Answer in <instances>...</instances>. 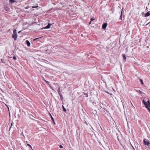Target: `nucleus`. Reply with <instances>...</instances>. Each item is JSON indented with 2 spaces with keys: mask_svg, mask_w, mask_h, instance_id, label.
<instances>
[{
  "mask_svg": "<svg viewBox=\"0 0 150 150\" xmlns=\"http://www.w3.org/2000/svg\"><path fill=\"white\" fill-rule=\"evenodd\" d=\"M144 144L145 145H147L149 147L150 146V143L148 140H146V139H144L143 140Z\"/></svg>",
  "mask_w": 150,
  "mask_h": 150,
  "instance_id": "f257e3e1",
  "label": "nucleus"
},
{
  "mask_svg": "<svg viewBox=\"0 0 150 150\" xmlns=\"http://www.w3.org/2000/svg\"><path fill=\"white\" fill-rule=\"evenodd\" d=\"M12 38L14 39L15 41H16L17 38V34H13L12 36Z\"/></svg>",
  "mask_w": 150,
  "mask_h": 150,
  "instance_id": "f03ea898",
  "label": "nucleus"
},
{
  "mask_svg": "<svg viewBox=\"0 0 150 150\" xmlns=\"http://www.w3.org/2000/svg\"><path fill=\"white\" fill-rule=\"evenodd\" d=\"M51 25V24L50 23H48V24L47 25V26H46L44 28H42V29H48V28H49L50 27V25Z\"/></svg>",
  "mask_w": 150,
  "mask_h": 150,
  "instance_id": "7ed1b4c3",
  "label": "nucleus"
},
{
  "mask_svg": "<svg viewBox=\"0 0 150 150\" xmlns=\"http://www.w3.org/2000/svg\"><path fill=\"white\" fill-rule=\"evenodd\" d=\"M107 23H103L102 26V28L103 29H105L107 27Z\"/></svg>",
  "mask_w": 150,
  "mask_h": 150,
  "instance_id": "20e7f679",
  "label": "nucleus"
},
{
  "mask_svg": "<svg viewBox=\"0 0 150 150\" xmlns=\"http://www.w3.org/2000/svg\"><path fill=\"white\" fill-rule=\"evenodd\" d=\"M4 9H5V10L7 11H9L10 8H9V7L6 6L4 7Z\"/></svg>",
  "mask_w": 150,
  "mask_h": 150,
  "instance_id": "39448f33",
  "label": "nucleus"
},
{
  "mask_svg": "<svg viewBox=\"0 0 150 150\" xmlns=\"http://www.w3.org/2000/svg\"><path fill=\"white\" fill-rule=\"evenodd\" d=\"M150 15V13L149 11L147 12L145 15V17L149 16Z\"/></svg>",
  "mask_w": 150,
  "mask_h": 150,
  "instance_id": "423d86ee",
  "label": "nucleus"
},
{
  "mask_svg": "<svg viewBox=\"0 0 150 150\" xmlns=\"http://www.w3.org/2000/svg\"><path fill=\"white\" fill-rule=\"evenodd\" d=\"M26 44L28 46L30 47V43L28 40L26 41Z\"/></svg>",
  "mask_w": 150,
  "mask_h": 150,
  "instance_id": "0eeeda50",
  "label": "nucleus"
},
{
  "mask_svg": "<svg viewBox=\"0 0 150 150\" xmlns=\"http://www.w3.org/2000/svg\"><path fill=\"white\" fill-rule=\"evenodd\" d=\"M122 12H121V15L120 16V19L121 20H122Z\"/></svg>",
  "mask_w": 150,
  "mask_h": 150,
  "instance_id": "6e6552de",
  "label": "nucleus"
},
{
  "mask_svg": "<svg viewBox=\"0 0 150 150\" xmlns=\"http://www.w3.org/2000/svg\"><path fill=\"white\" fill-rule=\"evenodd\" d=\"M57 91L58 93V94H59V95H61V93H60V89L59 88H58V90H57Z\"/></svg>",
  "mask_w": 150,
  "mask_h": 150,
  "instance_id": "1a4fd4ad",
  "label": "nucleus"
},
{
  "mask_svg": "<svg viewBox=\"0 0 150 150\" xmlns=\"http://www.w3.org/2000/svg\"><path fill=\"white\" fill-rule=\"evenodd\" d=\"M13 34H17L16 30V29H14L13 30Z\"/></svg>",
  "mask_w": 150,
  "mask_h": 150,
  "instance_id": "9d476101",
  "label": "nucleus"
},
{
  "mask_svg": "<svg viewBox=\"0 0 150 150\" xmlns=\"http://www.w3.org/2000/svg\"><path fill=\"white\" fill-rule=\"evenodd\" d=\"M147 103L148 104V105L147 104V105L149 106V107H150V103L149 100H148L147 101Z\"/></svg>",
  "mask_w": 150,
  "mask_h": 150,
  "instance_id": "9b49d317",
  "label": "nucleus"
},
{
  "mask_svg": "<svg viewBox=\"0 0 150 150\" xmlns=\"http://www.w3.org/2000/svg\"><path fill=\"white\" fill-rule=\"evenodd\" d=\"M62 107L63 109V110L64 112H66V109L65 108L64 106L63 105H62Z\"/></svg>",
  "mask_w": 150,
  "mask_h": 150,
  "instance_id": "f8f14e48",
  "label": "nucleus"
},
{
  "mask_svg": "<svg viewBox=\"0 0 150 150\" xmlns=\"http://www.w3.org/2000/svg\"><path fill=\"white\" fill-rule=\"evenodd\" d=\"M50 116H51V119L52 120V121H53V122L55 124V123L54 122V119H53V117H52V116H51V114H50Z\"/></svg>",
  "mask_w": 150,
  "mask_h": 150,
  "instance_id": "ddd939ff",
  "label": "nucleus"
},
{
  "mask_svg": "<svg viewBox=\"0 0 150 150\" xmlns=\"http://www.w3.org/2000/svg\"><path fill=\"white\" fill-rule=\"evenodd\" d=\"M140 81L141 82L142 84L143 85L144 84V83H143L142 80L141 79H140Z\"/></svg>",
  "mask_w": 150,
  "mask_h": 150,
  "instance_id": "4468645a",
  "label": "nucleus"
},
{
  "mask_svg": "<svg viewBox=\"0 0 150 150\" xmlns=\"http://www.w3.org/2000/svg\"><path fill=\"white\" fill-rule=\"evenodd\" d=\"M137 92L139 93L140 94H141L142 93V92L139 90H136Z\"/></svg>",
  "mask_w": 150,
  "mask_h": 150,
  "instance_id": "2eb2a0df",
  "label": "nucleus"
},
{
  "mask_svg": "<svg viewBox=\"0 0 150 150\" xmlns=\"http://www.w3.org/2000/svg\"><path fill=\"white\" fill-rule=\"evenodd\" d=\"M30 8V6H27L26 7H25L24 8L25 9H27Z\"/></svg>",
  "mask_w": 150,
  "mask_h": 150,
  "instance_id": "dca6fc26",
  "label": "nucleus"
},
{
  "mask_svg": "<svg viewBox=\"0 0 150 150\" xmlns=\"http://www.w3.org/2000/svg\"><path fill=\"white\" fill-rule=\"evenodd\" d=\"M83 93L84 94V95L86 96V97H88V95L87 93H85L84 92H83Z\"/></svg>",
  "mask_w": 150,
  "mask_h": 150,
  "instance_id": "f3484780",
  "label": "nucleus"
},
{
  "mask_svg": "<svg viewBox=\"0 0 150 150\" xmlns=\"http://www.w3.org/2000/svg\"><path fill=\"white\" fill-rule=\"evenodd\" d=\"M123 58L125 59H126V57L125 55H123Z\"/></svg>",
  "mask_w": 150,
  "mask_h": 150,
  "instance_id": "a211bd4d",
  "label": "nucleus"
},
{
  "mask_svg": "<svg viewBox=\"0 0 150 150\" xmlns=\"http://www.w3.org/2000/svg\"><path fill=\"white\" fill-rule=\"evenodd\" d=\"M38 6H33L32 7V8H38Z\"/></svg>",
  "mask_w": 150,
  "mask_h": 150,
  "instance_id": "6ab92c4d",
  "label": "nucleus"
},
{
  "mask_svg": "<svg viewBox=\"0 0 150 150\" xmlns=\"http://www.w3.org/2000/svg\"><path fill=\"white\" fill-rule=\"evenodd\" d=\"M44 80L45 82L48 84H49V82L48 81H46V80H45V79H44Z\"/></svg>",
  "mask_w": 150,
  "mask_h": 150,
  "instance_id": "aec40b11",
  "label": "nucleus"
},
{
  "mask_svg": "<svg viewBox=\"0 0 150 150\" xmlns=\"http://www.w3.org/2000/svg\"><path fill=\"white\" fill-rule=\"evenodd\" d=\"M9 1L10 2H11L12 3L15 2L14 0H9Z\"/></svg>",
  "mask_w": 150,
  "mask_h": 150,
  "instance_id": "412c9836",
  "label": "nucleus"
},
{
  "mask_svg": "<svg viewBox=\"0 0 150 150\" xmlns=\"http://www.w3.org/2000/svg\"><path fill=\"white\" fill-rule=\"evenodd\" d=\"M39 38H35V39H33V41H35V40H36L38 39H39Z\"/></svg>",
  "mask_w": 150,
  "mask_h": 150,
  "instance_id": "4be33fe9",
  "label": "nucleus"
},
{
  "mask_svg": "<svg viewBox=\"0 0 150 150\" xmlns=\"http://www.w3.org/2000/svg\"><path fill=\"white\" fill-rule=\"evenodd\" d=\"M60 98H61L62 99V95L61 94V95H59Z\"/></svg>",
  "mask_w": 150,
  "mask_h": 150,
  "instance_id": "5701e85b",
  "label": "nucleus"
},
{
  "mask_svg": "<svg viewBox=\"0 0 150 150\" xmlns=\"http://www.w3.org/2000/svg\"><path fill=\"white\" fill-rule=\"evenodd\" d=\"M94 19L93 18H92L91 20V22L93 20H94Z\"/></svg>",
  "mask_w": 150,
  "mask_h": 150,
  "instance_id": "b1692460",
  "label": "nucleus"
},
{
  "mask_svg": "<svg viewBox=\"0 0 150 150\" xmlns=\"http://www.w3.org/2000/svg\"><path fill=\"white\" fill-rule=\"evenodd\" d=\"M59 147L61 148H63V146L62 145H60Z\"/></svg>",
  "mask_w": 150,
  "mask_h": 150,
  "instance_id": "393cba45",
  "label": "nucleus"
},
{
  "mask_svg": "<svg viewBox=\"0 0 150 150\" xmlns=\"http://www.w3.org/2000/svg\"><path fill=\"white\" fill-rule=\"evenodd\" d=\"M27 145L28 146H30V147H31V146L29 144H27Z\"/></svg>",
  "mask_w": 150,
  "mask_h": 150,
  "instance_id": "a878e982",
  "label": "nucleus"
},
{
  "mask_svg": "<svg viewBox=\"0 0 150 150\" xmlns=\"http://www.w3.org/2000/svg\"><path fill=\"white\" fill-rule=\"evenodd\" d=\"M13 59H16V58L14 56L13 57Z\"/></svg>",
  "mask_w": 150,
  "mask_h": 150,
  "instance_id": "bb28decb",
  "label": "nucleus"
},
{
  "mask_svg": "<svg viewBox=\"0 0 150 150\" xmlns=\"http://www.w3.org/2000/svg\"><path fill=\"white\" fill-rule=\"evenodd\" d=\"M91 21H90V22L89 23V25L91 24Z\"/></svg>",
  "mask_w": 150,
  "mask_h": 150,
  "instance_id": "cd10ccee",
  "label": "nucleus"
},
{
  "mask_svg": "<svg viewBox=\"0 0 150 150\" xmlns=\"http://www.w3.org/2000/svg\"><path fill=\"white\" fill-rule=\"evenodd\" d=\"M123 8H122V11H121V12H123Z\"/></svg>",
  "mask_w": 150,
  "mask_h": 150,
  "instance_id": "c85d7f7f",
  "label": "nucleus"
},
{
  "mask_svg": "<svg viewBox=\"0 0 150 150\" xmlns=\"http://www.w3.org/2000/svg\"><path fill=\"white\" fill-rule=\"evenodd\" d=\"M21 32V31H19L18 32V33H20V32Z\"/></svg>",
  "mask_w": 150,
  "mask_h": 150,
  "instance_id": "c756f323",
  "label": "nucleus"
}]
</instances>
